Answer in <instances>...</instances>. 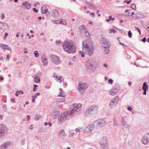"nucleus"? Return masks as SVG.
<instances>
[{"instance_id": "1", "label": "nucleus", "mask_w": 149, "mask_h": 149, "mask_svg": "<svg viewBox=\"0 0 149 149\" xmlns=\"http://www.w3.org/2000/svg\"><path fill=\"white\" fill-rule=\"evenodd\" d=\"M92 44L90 39L85 40L82 44V52H84L85 54L89 56L92 55L95 50Z\"/></svg>"}, {"instance_id": "2", "label": "nucleus", "mask_w": 149, "mask_h": 149, "mask_svg": "<svg viewBox=\"0 0 149 149\" xmlns=\"http://www.w3.org/2000/svg\"><path fill=\"white\" fill-rule=\"evenodd\" d=\"M62 46L63 50L68 53H73L76 51L75 45L71 42L65 41L63 44Z\"/></svg>"}, {"instance_id": "3", "label": "nucleus", "mask_w": 149, "mask_h": 149, "mask_svg": "<svg viewBox=\"0 0 149 149\" xmlns=\"http://www.w3.org/2000/svg\"><path fill=\"white\" fill-rule=\"evenodd\" d=\"M82 104L80 103H75L72 105L71 110L69 111L71 116L78 113L81 110Z\"/></svg>"}, {"instance_id": "4", "label": "nucleus", "mask_w": 149, "mask_h": 149, "mask_svg": "<svg viewBox=\"0 0 149 149\" xmlns=\"http://www.w3.org/2000/svg\"><path fill=\"white\" fill-rule=\"evenodd\" d=\"M98 107L97 105L94 104L89 107L85 113V115L88 116L90 114H92L96 113L98 111Z\"/></svg>"}, {"instance_id": "5", "label": "nucleus", "mask_w": 149, "mask_h": 149, "mask_svg": "<svg viewBox=\"0 0 149 149\" xmlns=\"http://www.w3.org/2000/svg\"><path fill=\"white\" fill-rule=\"evenodd\" d=\"M94 123L97 128H99L102 127L107 124L105 119L104 118H100L95 122Z\"/></svg>"}, {"instance_id": "6", "label": "nucleus", "mask_w": 149, "mask_h": 149, "mask_svg": "<svg viewBox=\"0 0 149 149\" xmlns=\"http://www.w3.org/2000/svg\"><path fill=\"white\" fill-rule=\"evenodd\" d=\"M119 100L120 98L118 96H116L113 98L110 102V108H113L116 107L118 104Z\"/></svg>"}, {"instance_id": "7", "label": "nucleus", "mask_w": 149, "mask_h": 149, "mask_svg": "<svg viewBox=\"0 0 149 149\" xmlns=\"http://www.w3.org/2000/svg\"><path fill=\"white\" fill-rule=\"evenodd\" d=\"M88 87V85L86 83L81 81L79 83L78 89L79 93H83Z\"/></svg>"}, {"instance_id": "8", "label": "nucleus", "mask_w": 149, "mask_h": 149, "mask_svg": "<svg viewBox=\"0 0 149 149\" xmlns=\"http://www.w3.org/2000/svg\"><path fill=\"white\" fill-rule=\"evenodd\" d=\"M70 116H71L69 111L64 112L58 118L59 122H61L66 120Z\"/></svg>"}, {"instance_id": "9", "label": "nucleus", "mask_w": 149, "mask_h": 149, "mask_svg": "<svg viewBox=\"0 0 149 149\" xmlns=\"http://www.w3.org/2000/svg\"><path fill=\"white\" fill-rule=\"evenodd\" d=\"M51 60L52 63L55 65H58L61 63V61L60 59V57L55 55H51Z\"/></svg>"}, {"instance_id": "10", "label": "nucleus", "mask_w": 149, "mask_h": 149, "mask_svg": "<svg viewBox=\"0 0 149 149\" xmlns=\"http://www.w3.org/2000/svg\"><path fill=\"white\" fill-rule=\"evenodd\" d=\"M120 86L118 85H115L111 90L109 93L111 95H114L120 90Z\"/></svg>"}, {"instance_id": "11", "label": "nucleus", "mask_w": 149, "mask_h": 149, "mask_svg": "<svg viewBox=\"0 0 149 149\" xmlns=\"http://www.w3.org/2000/svg\"><path fill=\"white\" fill-rule=\"evenodd\" d=\"M7 128L5 125L1 124L0 125V137L3 135L6 132Z\"/></svg>"}, {"instance_id": "12", "label": "nucleus", "mask_w": 149, "mask_h": 149, "mask_svg": "<svg viewBox=\"0 0 149 149\" xmlns=\"http://www.w3.org/2000/svg\"><path fill=\"white\" fill-rule=\"evenodd\" d=\"M12 145L11 142L7 141L1 145V149H6V148H10Z\"/></svg>"}, {"instance_id": "13", "label": "nucleus", "mask_w": 149, "mask_h": 149, "mask_svg": "<svg viewBox=\"0 0 149 149\" xmlns=\"http://www.w3.org/2000/svg\"><path fill=\"white\" fill-rule=\"evenodd\" d=\"M100 144L101 146L108 145L107 138L104 136L103 137L100 141Z\"/></svg>"}, {"instance_id": "14", "label": "nucleus", "mask_w": 149, "mask_h": 149, "mask_svg": "<svg viewBox=\"0 0 149 149\" xmlns=\"http://www.w3.org/2000/svg\"><path fill=\"white\" fill-rule=\"evenodd\" d=\"M53 77L54 78H56V80L60 83L62 82H63L64 79L62 76H60L59 74H57L56 75L55 73L53 74Z\"/></svg>"}, {"instance_id": "15", "label": "nucleus", "mask_w": 149, "mask_h": 149, "mask_svg": "<svg viewBox=\"0 0 149 149\" xmlns=\"http://www.w3.org/2000/svg\"><path fill=\"white\" fill-rule=\"evenodd\" d=\"M149 135L148 133L146 135L143 136L141 139L142 143L146 145L148 144L149 142L148 140Z\"/></svg>"}, {"instance_id": "16", "label": "nucleus", "mask_w": 149, "mask_h": 149, "mask_svg": "<svg viewBox=\"0 0 149 149\" xmlns=\"http://www.w3.org/2000/svg\"><path fill=\"white\" fill-rule=\"evenodd\" d=\"M79 30L81 33L84 32L86 35H88L89 34L88 32L86 31V29L83 25H81L80 26Z\"/></svg>"}, {"instance_id": "17", "label": "nucleus", "mask_w": 149, "mask_h": 149, "mask_svg": "<svg viewBox=\"0 0 149 149\" xmlns=\"http://www.w3.org/2000/svg\"><path fill=\"white\" fill-rule=\"evenodd\" d=\"M103 41V43L104 45L103 46L104 48H109L110 47V43L109 41L106 39L104 38Z\"/></svg>"}, {"instance_id": "18", "label": "nucleus", "mask_w": 149, "mask_h": 149, "mask_svg": "<svg viewBox=\"0 0 149 149\" xmlns=\"http://www.w3.org/2000/svg\"><path fill=\"white\" fill-rule=\"evenodd\" d=\"M96 63L95 59L94 58H89L87 61V64L89 66H93V65H95Z\"/></svg>"}, {"instance_id": "19", "label": "nucleus", "mask_w": 149, "mask_h": 149, "mask_svg": "<svg viewBox=\"0 0 149 149\" xmlns=\"http://www.w3.org/2000/svg\"><path fill=\"white\" fill-rule=\"evenodd\" d=\"M22 7L24 9H29L31 7V4L28 2L24 1L22 3Z\"/></svg>"}, {"instance_id": "20", "label": "nucleus", "mask_w": 149, "mask_h": 149, "mask_svg": "<svg viewBox=\"0 0 149 149\" xmlns=\"http://www.w3.org/2000/svg\"><path fill=\"white\" fill-rule=\"evenodd\" d=\"M0 47H1L3 50H5L8 49L10 51L11 53L12 52V49L8 45L0 44Z\"/></svg>"}, {"instance_id": "21", "label": "nucleus", "mask_w": 149, "mask_h": 149, "mask_svg": "<svg viewBox=\"0 0 149 149\" xmlns=\"http://www.w3.org/2000/svg\"><path fill=\"white\" fill-rule=\"evenodd\" d=\"M94 125L93 124H90L88 125L86 128V130L88 132H91L94 128Z\"/></svg>"}, {"instance_id": "22", "label": "nucleus", "mask_w": 149, "mask_h": 149, "mask_svg": "<svg viewBox=\"0 0 149 149\" xmlns=\"http://www.w3.org/2000/svg\"><path fill=\"white\" fill-rule=\"evenodd\" d=\"M41 61L44 66H46L47 65L48 61L45 56L43 55L42 56Z\"/></svg>"}, {"instance_id": "23", "label": "nucleus", "mask_w": 149, "mask_h": 149, "mask_svg": "<svg viewBox=\"0 0 149 149\" xmlns=\"http://www.w3.org/2000/svg\"><path fill=\"white\" fill-rule=\"evenodd\" d=\"M41 12L42 14H45L48 15L49 14V12L48 11L46 8V7L45 6H43L41 8Z\"/></svg>"}, {"instance_id": "24", "label": "nucleus", "mask_w": 149, "mask_h": 149, "mask_svg": "<svg viewBox=\"0 0 149 149\" xmlns=\"http://www.w3.org/2000/svg\"><path fill=\"white\" fill-rule=\"evenodd\" d=\"M52 15L53 17L54 18H57L58 16L59 13L57 10L54 9L52 10Z\"/></svg>"}, {"instance_id": "25", "label": "nucleus", "mask_w": 149, "mask_h": 149, "mask_svg": "<svg viewBox=\"0 0 149 149\" xmlns=\"http://www.w3.org/2000/svg\"><path fill=\"white\" fill-rule=\"evenodd\" d=\"M59 135L60 136H66V134L63 129L61 130L59 132Z\"/></svg>"}, {"instance_id": "26", "label": "nucleus", "mask_w": 149, "mask_h": 149, "mask_svg": "<svg viewBox=\"0 0 149 149\" xmlns=\"http://www.w3.org/2000/svg\"><path fill=\"white\" fill-rule=\"evenodd\" d=\"M143 90H147L148 89V86L146 82H144L143 85Z\"/></svg>"}, {"instance_id": "27", "label": "nucleus", "mask_w": 149, "mask_h": 149, "mask_svg": "<svg viewBox=\"0 0 149 149\" xmlns=\"http://www.w3.org/2000/svg\"><path fill=\"white\" fill-rule=\"evenodd\" d=\"M59 90L61 91L60 92V96L62 97H65L66 96L65 94L63 92V91L61 88H60Z\"/></svg>"}, {"instance_id": "28", "label": "nucleus", "mask_w": 149, "mask_h": 149, "mask_svg": "<svg viewBox=\"0 0 149 149\" xmlns=\"http://www.w3.org/2000/svg\"><path fill=\"white\" fill-rule=\"evenodd\" d=\"M34 80V82L36 83H38L40 82V78L38 76H35Z\"/></svg>"}, {"instance_id": "29", "label": "nucleus", "mask_w": 149, "mask_h": 149, "mask_svg": "<svg viewBox=\"0 0 149 149\" xmlns=\"http://www.w3.org/2000/svg\"><path fill=\"white\" fill-rule=\"evenodd\" d=\"M24 93L23 91H17L16 92V93L15 94V95L16 96L18 97L19 95L20 94H23Z\"/></svg>"}, {"instance_id": "30", "label": "nucleus", "mask_w": 149, "mask_h": 149, "mask_svg": "<svg viewBox=\"0 0 149 149\" xmlns=\"http://www.w3.org/2000/svg\"><path fill=\"white\" fill-rule=\"evenodd\" d=\"M59 111L58 112H53V118H57L58 116V114H59Z\"/></svg>"}, {"instance_id": "31", "label": "nucleus", "mask_w": 149, "mask_h": 149, "mask_svg": "<svg viewBox=\"0 0 149 149\" xmlns=\"http://www.w3.org/2000/svg\"><path fill=\"white\" fill-rule=\"evenodd\" d=\"M123 124V128H125L126 127H129V126L128 125L127 123L125 122H124L123 123H122Z\"/></svg>"}, {"instance_id": "32", "label": "nucleus", "mask_w": 149, "mask_h": 149, "mask_svg": "<svg viewBox=\"0 0 149 149\" xmlns=\"http://www.w3.org/2000/svg\"><path fill=\"white\" fill-rule=\"evenodd\" d=\"M86 4L88 5V7L90 9H91V8L93 6V5L89 2H86Z\"/></svg>"}, {"instance_id": "33", "label": "nucleus", "mask_w": 149, "mask_h": 149, "mask_svg": "<svg viewBox=\"0 0 149 149\" xmlns=\"http://www.w3.org/2000/svg\"><path fill=\"white\" fill-rule=\"evenodd\" d=\"M141 15H140V14L137 13L135 14V15L133 16V17H134V18L136 19H137L140 17Z\"/></svg>"}, {"instance_id": "34", "label": "nucleus", "mask_w": 149, "mask_h": 149, "mask_svg": "<svg viewBox=\"0 0 149 149\" xmlns=\"http://www.w3.org/2000/svg\"><path fill=\"white\" fill-rule=\"evenodd\" d=\"M109 48H104V53L105 54H108L109 52Z\"/></svg>"}, {"instance_id": "35", "label": "nucleus", "mask_w": 149, "mask_h": 149, "mask_svg": "<svg viewBox=\"0 0 149 149\" xmlns=\"http://www.w3.org/2000/svg\"><path fill=\"white\" fill-rule=\"evenodd\" d=\"M33 54L36 57H38L39 55V54L38 53V52L37 51H34L33 52Z\"/></svg>"}, {"instance_id": "36", "label": "nucleus", "mask_w": 149, "mask_h": 149, "mask_svg": "<svg viewBox=\"0 0 149 149\" xmlns=\"http://www.w3.org/2000/svg\"><path fill=\"white\" fill-rule=\"evenodd\" d=\"M109 33H111L112 32L114 33H115L116 32V31L114 29H111L109 30Z\"/></svg>"}, {"instance_id": "37", "label": "nucleus", "mask_w": 149, "mask_h": 149, "mask_svg": "<svg viewBox=\"0 0 149 149\" xmlns=\"http://www.w3.org/2000/svg\"><path fill=\"white\" fill-rule=\"evenodd\" d=\"M60 22L63 25H66L67 24V22H66V21L64 19L61 20V21Z\"/></svg>"}, {"instance_id": "38", "label": "nucleus", "mask_w": 149, "mask_h": 149, "mask_svg": "<svg viewBox=\"0 0 149 149\" xmlns=\"http://www.w3.org/2000/svg\"><path fill=\"white\" fill-rule=\"evenodd\" d=\"M128 34L129 37L131 38L132 36V33L130 31H129L128 32Z\"/></svg>"}, {"instance_id": "39", "label": "nucleus", "mask_w": 149, "mask_h": 149, "mask_svg": "<svg viewBox=\"0 0 149 149\" xmlns=\"http://www.w3.org/2000/svg\"><path fill=\"white\" fill-rule=\"evenodd\" d=\"M75 130L77 132H79L82 130V129L81 127H79L76 128Z\"/></svg>"}, {"instance_id": "40", "label": "nucleus", "mask_w": 149, "mask_h": 149, "mask_svg": "<svg viewBox=\"0 0 149 149\" xmlns=\"http://www.w3.org/2000/svg\"><path fill=\"white\" fill-rule=\"evenodd\" d=\"M65 99L64 97L62 98L61 99H59L58 100V102H63L65 101Z\"/></svg>"}, {"instance_id": "41", "label": "nucleus", "mask_w": 149, "mask_h": 149, "mask_svg": "<svg viewBox=\"0 0 149 149\" xmlns=\"http://www.w3.org/2000/svg\"><path fill=\"white\" fill-rule=\"evenodd\" d=\"M131 7L133 9H136V5L135 4H132L131 6Z\"/></svg>"}, {"instance_id": "42", "label": "nucleus", "mask_w": 149, "mask_h": 149, "mask_svg": "<svg viewBox=\"0 0 149 149\" xmlns=\"http://www.w3.org/2000/svg\"><path fill=\"white\" fill-rule=\"evenodd\" d=\"M79 53H80L81 54V56L82 57H84L85 55L84 54H85L84 52H83L82 51V52L80 51L79 52Z\"/></svg>"}, {"instance_id": "43", "label": "nucleus", "mask_w": 149, "mask_h": 149, "mask_svg": "<svg viewBox=\"0 0 149 149\" xmlns=\"http://www.w3.org/2000/svg\"><path fill=\"white\" fill-rule=\"evenodd\" d=\"M40 93L38 92L37 93H36L32 97H33L34 98H36L37 96L39 95H40Z\"/></svg>"}, {"instance_id": "44", "label": "nucleus", "mask_w": 149, "mask_h": 149, "mask_svg": "<svg viewBox=\"0 0 149 149\" xmlns=\"http://www.w3.org/2000/svg\"><path fill=\"white\" fill-rule=\"evenodd\" d=\"M4 35L5 36L3 37V39L5 40L7 38V36H8V34L7 33L5 32V33Z\"/></svg>"}, {"instance_id": "45", "label": "nucleus", "mask_w": 149, "mask_h": 149, "mask_svg": "<svg viewBox=\"0 0 149 149\" xmlns=\"http://www.w3.org/2000/svg\"><path fill=\"white\" fill-rule=\"evenodd\" d=\"M113 125L114 126H116L117 125V123L115 117L114 118V119L113 120Z\"/></svg>"}, {"instance_id": "46", "label": "nucleus", "mask_w": 149, "mask_h": 149, "mask_svg": "<svg viewBox=\"0 0 149 149\" xmlns=\"http://www.w3.org/2000/svg\"><path fill=\"white\" fill-rule=\"evenodd\" d=\"M102 149H108V145L101 146Z\"/></svg>"}, {"instance_id": "47", "label": "nucleus", "mask_w": 149, "mask_h": 149, "mask_svg": "<svg viewBox=\"0 0 149 149\" xmlns=\"http://www.w3.org/2000/svg\"><path fill=\"white\" fill-rule=\"evenodd\" d=\"M41 75V73L40 72H38V73L35 75V76H38V77H39Z\"/></svg>"}, {"instance_id": "48", "label": "nucleus", "mask_w": 149, "mask_h": 149, "mask_svg": "<svg viewBox=\"0 0 149 149\" xmlns=\"http://www.w3.org/2000/svg\"><path fill=\"white\" fill-rule=\"evenodd\" d=\"M136 29V31H137L139 33V34L140 35H141V31L140 29L138 28H137L136 27H135Z\"/></svg>"}, {"instance_id": "49", "label": "nucleus", "mask_w": 149, "mask_h": 149, "mask_svg": "<svg viewBox=\"0 0 149 149\" xmlns=\"http://www.w3.org/2000/svg\"><path fill=\"white\" fill-rule=\"evenodd\" d=\"M127 109L130 111H132V108L131 107L129 106L127 108Z\"/></svg>"}, {"instance_id": "50", "label": "nucleus", "mask_w": 149, "mask_h": 149, "mask_svg": "<svg viewBox=\"0 0 149 149\" xmlns=\"http://www.w3.org/2000/svg\"><path fill=\"white\" fill-rule=\"evenodd\" d=\"M10 57V56L9 54H8L7 56V57L6 59L7 61H8L9 60Z\"/></svg>"}, {"instance_id": "51", "label": "nucleus", "mask_w": 149, "mask_h": 149, "mask_svg": "<svg viewBox=\"0 0 149 149\" xmlns=\"http://www.w3.org/2000/svg\"><path fill=\"white\" fill-rule=\"evenodd\" d=\"M125 118V117H123L122 120V123H123L124 122H125L126 121Z\"/></svg>"}, {"instance_id": "52", "label": "nucleus", "mask_w": 149, "mask_h": 149, "mask_svg": "<svg viewBox=\"0 0 149 149\" xmlns=\"http://www.w3.org/2000/svg\"><path fill=\"white\" fill-rule=\"evenodd\" d=\"M112 16L110 15L109 17V18L110 19V20H111V21H113L115 19L113 17L112 18Z\"/></svg>"}, {"instance_id": "53", "label": "nucleus", "mask_w": 149, "mask_h": 149, "mask_svg": "<svg viewBox=\"0 0 149 149\" xmlns=\"http://www.w3.org/2000/svg\"><path fill=\"white\" fill-rule=\"evenodd\" d=\"M110 84H112L113 82V80L112 79H109L108 80Z\"/></svg>"}, {"instance_id": "54", "label": "nucleus", "mask_w": 149, "mask_h": 149, "mask_svg": "<svg viewBox=\"0 0 149 149\" xmlns=\"http://www.w3.org/2000/svg\"><path fill=\"white\" fill-rule=\"evenodd\" d=\"M25 141L24 139H23L21 141V143L22 145H23L24 144Z\"/></svg>"}, {"instance_id": "55", "label": "nucleus", "mask_w": 149, "mask_h": 149, "mask_svg": "<svg viewBox=\"0 0 149 149\" xmlns=\"http://www.w3.org/2000/svg\"><path fill=\"white\" fill-rule=\"evenodd\" d=\"M56 43L57 44H60L61 42V41L60 40H57L56 41Z\"/></svg>"}, {"instance_id": "56", "label": "nucleus", "mask_w": 149, "mask_h": 149, "mask_svg": "<svg viewBox=\"0 0 149 149\" xmlns=\"http://www.w3.org/2000/svg\"><path fill=\"white\" fill-rule=\"evenodd\" d=\"M74 135V133L73 132H70V136L72 137Z\"/></svg>"}, {"instance_id": "57", "label": "nucleus", "mask_w": 149, "mask_h": 149, "mask_svg": "<svg viewBox=\"0 0 149 149\" xmlns=\"http://www.w3.org/2000/svg\"><path fill=\"white\" fill-rule=\"evenodd\" d=\"M0 23L2 24L4 26H5V25H6L7 26H8V25L7 24L5 23L0 22Z\"/></svg>"}, {"instance_id": "58", "label": "nucleus", "mask_w": 149, "mask_h": 149, "mask_svg": "<svg viewBox=\"0 0 149 149\" xmlns=\"http://www.w3.org/2000/svg\"><path fill=\"white\" fill-rule=\"evenodd\" d=\"M34 118L36 120H37L40 118V117L37 116L35 117Z\"/></svg>"}, {"instance_id": "59", "label": "nucleus", "mask_w": 149, "mask_h": 149, "mask_svg": "<svg viewBox=\"0 0 149 149\" xmlns=\"http://www.w3.org/2000/svg\"><path fill=\"white\" fill-rule=\"evenodd\" d=\"M146 40V38L145 37H144L142 40V41L143 42H145Z\"/></svg>"}, {"instance_id": "60", "label": "nucleus", "mask_w": 149, "mask_h": 149, "mask_svg": "<svg viewBox=\"0 0 149 149\" xmlns=\"http://www.w3.org/2000/svg\"><path fill=\"white\" fill-rule=\"evenodd\" d=\"M27 120L29 121L30 120V116L29 115H27Z\"/></svg>"}, {"instance_id": "61", "label": "nucleus", "mask_w": 149, "mask_h": 149, "mask_svg": "<svg viewBox=\"0 0 149 149\" xmlns=\"http://www.w3.org/2000/svg\"><path fill=\"white\" fill-rule=\"evenodd\" d=\"M33 11H34L36 13H37L38 11V10L36 9V8H33Z\"/></svg>"}, {"instance_id": "62", "label": "nucleus", "mask_w": 149, "mask_h": 149, "mask_svg": "<svg viewBox=\"0 0 149 149\" xmlns=\"http://www.w3.org/2000/svg\"><path fill=\"white\" fill-rule=\"evenodd\" d=\"M27 49L26 48H24V54H26L27 52V51H26Z\"/></svg>"}, {"instance_id": "63", "label": "nucleus", "mask_w": 149, "mask_h": 149, "mask_svg": "<svg viewBox=\"0 0 149 149\" xmlns=\"http://www.w3.org/2000/svg\"><path fill=\"white\" fill-rule=\"evenodd\" d=\"M131 0L129 1H124V3L126 2L128 4H129L130 2H131Z\"/></svg>"}, {"instance_id": "64", "label": "nucleus", "mask_w": 149, "mask_h": 149, "mask_svg": "<svg viewBox=\"0 0 149 149\" xmlns=\"http://www.w3.org/2000/svg\"><path fill=\"white\" fill-rule=\"evenodd\" d=\"M90 15L92 16V17H94L95 16V14L93 13H91Z\"/></svg>"}]
</instances>
